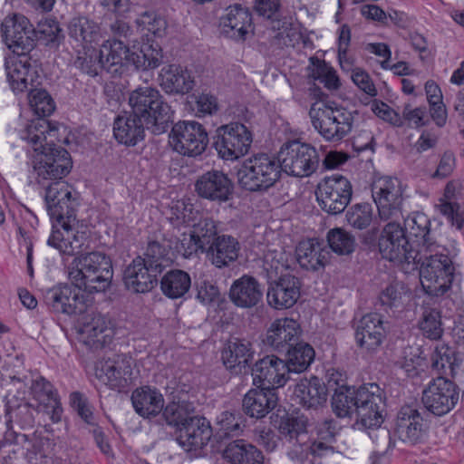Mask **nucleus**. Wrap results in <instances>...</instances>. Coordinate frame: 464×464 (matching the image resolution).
<instances>
[{
	"label": "nucleus",
	"mask_w": 464,
	"mask_h": 464,
	"mask_svg": "<svg viewBox=\"0 0 464 464\" xmlns=\"http://www.w3.org/2000/svg\"><path fill=\"white\" fill-rule=\"evenodd\" d=\"M44 188L46 209L55 222L47 244L64 256L81 253L88 246V234L78 229L77 193L64 180L51 182Z\"/></svg>",
	"instance_id": "obj_1"
},
{
	"label": "nucleus",
	"mask_w": 464,
	"mask_h": 464,
	"mask_svg": "<svg viewBox=\"0 0 464 464\" xmlns=\"http://www.w3.org/2000/svg\"><path fill=\"white\" fill-rule=\"evenodd\" d=\"M57 131V127L49 121L39 120L27 125L20 133L21 138L33 146V168L37 183L43 187L63 180L72 167L69 152L54 144Z\"/></svg>",
	"instance_id": "obj_2"
},
{
	"label": "nucleus",
	"mask_w": 464,
	"mask_h": 464,
	"mask_svg": "<svg viewBox=\"0 0 464 464\" xmlns=\"http://www.w3.org/2000/svg\"><path fill=\"white\" fill-rule=\"evenodd\" d=\"M412 264L420 265V284L430 295H444L451 286L454 266L448 249L439 243H430L422 250H417Z\"/></svg>",
	"instance_id": "obj_3"
},
{
	"label": "nucleus",
	"mask_w": 464,
	"mask_h": 464,
	"mask_svg": "<svg viewBox=\"0 0 464 464\" xmlns=\"http://www.w3.org/2000/svg\"><path fill=\"white\" fill-rule=\"evenodd\" d=\"M89 248L87 246L86 250ZM75 256L69 271V279L79 290L89 294L103 292L111 285L113 270L109 256L102 252H91Z\"/></svg>",
	"instance_id": "obj_4"
},
{
	"label": "nucleus",
	"mask_w": 464,
	"mask_h": 464,
	"mask_svg": "<svg viewBox=\"0 0 464 464\" xmlns=\"http://www.w3.org/2000/svg\"><path fill=\"white\" fill-rule=\"evenodd\" d=\"M131 112L145 122L146 129L154 134H161L169 128L170 106L160 92L152 86H140L129 95Z\"/></svg>",
	"instance_id": "obj_5"
},
{
	"label": "nucleus",
	"mask_w": 464,
	"mask_h": 464,
	"mask_svg": "<svg viewBox=\"0 0 464 464\" xmlns=\"http://www.w3.org/2000/svg\"><path fill=\"white\" fill-rule=\"evenodd\" d=\"M314 103L309 111L311 122L314 130L329 142H339L353 129V112L334 102Z\"/></svg>",
	"instance_id": "obj_6"
},
{
	"label": "nucleus",
	"mask_w": 464,
	"mask_h": 464,
	"mask_svg": "<svg viewBox=\"0 0 464 464\" xmlns=\"http://www.w3.org/2000/svg\"><path fill=\"white\" fill-rule=\"evenodd\" d=\"M282 171L278 159L258 153L244 161L237 172L238 183L248 191H266L279 180Z\"/></svg>",
	"instance_id": "obj_7"
},
{
	"label": "nucleus",
	"mask_w": 464,
	"mask_h": 464,
	"mask_svg": "<svg viewBox=\"0 0 464 464\" xmlns=\"http://www.w3.org/2000/svg\"><path fill=\"white\" fill-rule=\"evenodd\" d=\"M278 160L282 170L294 177H308L318 168L319 155L314 147L294 140L285 143L279 151Z\"/></svg>",
	"instance_id": "obj_8"
},
{
	"label": "nucleus",
	"mask_w": 464,
	"mask_h": 464,
	"mask_svg": "<svg viewBox=\"0 0 464 464\" xmlns=\"http://www.w3.org/2000/svg\"><path fill=\"white\" fill-rule=\"evenodd\" d=\"M372 198L382 220L400 219L402 217V188L397 178L383 176L372 184Z\"/></svg>",
	"instance_id": "obj_9"
},
{
	"label": "nucleus",
	"mask_w": 464,
	"mask_h": 464,
	"mask_svg": "<svg viewBox=\"0 0 464 464\" xmlns=\"http://www.w3.org/2000/svg\"><path fill=\"white\" fill-rule=\"evenodd\" d=\"M252 143V134L242 123L231 122L218 127L214 137V148L227 160L246 155Z\"/></svg>",
	"instance_id": "obj_10"
},
{
	"label": "nucleus",
	"mask_w": 464,
	"mask_h": 464,
	"mask_svg": "<svg viewBox=\"0 0 464 464\" xmlns=\"http://www.w3.org/2000/svg\"><path fill=\"white\" fill-rule=\"evenodd\" d=\"M316 198L321 208L328 214L342 213L350 203L353 186L350 180L342 175L324 178L317 186Z\"/></svg>",
	"instance_id": "obj_11"
},
{
	"label": "nucleus",
	"mask_w": 464,
	"mask_h": 464,
	"mask_svg": "<svg viewBox=\"0 0 464 464\" xmlns=\"http://www.w3.org/2000/svg\"><path fill=\"white\" fill-rule=\"evenodd\" d=\"M397 220H388L383 227L378 241L379 251L383 258L391 262L412 264L418 256L417 250L410 247L403 227Z\"/></svg>",
	"instance_id": "obj_12"
},
{
	"label": "nucleus",
	"mask_w": 464,
	"mask_h": 464,
	"mask_svg": "<svg viewBox=\"0 0 464 464\" xmlns=\"http://www.w3.org/2000/svg\"><path fill=\"white\" fill-rule=\"evenodd\" d=\"M169 143L173 150L183 156L201 155L208 143L205 128L198 122L179 121L171 129Z\"/></svg>",
	"instance_id": "obj_13"
},
{
	"label": "nucleus",
	"mask_w": 464,
	"mask_h": 464,
	"mask_svg": "<svg viewBox=\"0 0 464 464\" xmlns=\"http://www.w3.org/2000/svg\"><path fill=\"white\" fill-rule=\"evenodd\" d=\"M357 390V423L366 429L380 427L385 406L383 391L377 383L363 384Z\"/></svg>",
	"instance_id": "obj_14"
},
{
	"label": "nucleus",
	"mask_w": 464,
	"mask_h": 464,
	"mask_svg": "<svg viewBox=\"0 0 464 464\" xmlns=\"http://www.w3.org/2000/svg\"><path fill=\"white\" fill-rule=\"evenodd\" d=\"M459 399L458 386L445 376L433 379L422 392L425 408L437 416L450 412Z\"/></svg>",
	"instance_id": "obj_15"
},
{
	"label": "nucleus",
	"mask_w": 464,
	"mask_h": 464,
	"mask_svg": "<svg viewBox=\"0 0 464 464\" xmlns=\"http://www.w3.org/2000/svg\"><path fill=\"white\" fill-rule=\"evenodd\" d=\"M4 43L14 53L22 56L34 46V28L23 14L6 16L1 24Z\"/></svg>",
	"instance_id": "obj_16"
},
{
	"label": "nucleus",
	"mask_w": 464,
	"mask_h": 464,
	"mask_svg": "<svg viewBox=\"0 0 464 464\" xmlns=\"http://www.w3.org/2000/svg\"><path fill=\"white\" fill-rule=\"evenodd\" d=\"M319 440L312 442H302L299 446L288 450V457L295 461L304 463L309 461L314 464L317 458L326 456L333 451L330 443L334 440L337 427L335 422L331 419H325L316 427Z\"/></svg>",
	"instance_id": "obj_17"
},
{
	"label": "nucleus",
	"mask_w": 464,
	"mask_h": 464,
	"mask_svg": "<svg viewBox=\"0 0 464 464\" xmlns=\"http://www.w3.org/2000/svg\"><path fill=\"white\" fill-rule=\"evenodd\" d=\"M95 376L111 389L121 392L132 384V360L120 355L100 361L95 366Z\"/></svg>",
	"instance_id": "obj_18"
},
{
	"label": "nucleus",
	"mask_w": 464,
	"mask_h": 464,
	"mask_svg": "<svg viewBox=\"0 0 464 464\" xmlns=\"http://www.w3.org/2000/svg\"><path fill=\"white\" fill-rule=\"evenodd\" d=\"M5 69L9 87L16 95L39 85L38 72L25 54L6 58Z\"/></svg>",
	"instance_id": "obj_19"
},
{
	"label": "nucleus",
	"mask_w": 464,
	"mask_h": 464,
	"mask_svg": "<svg viewBox=\"0 0 464 464\" xmlns=\"http://www.w3.org/2000/svg\"><path fill=\"white\" fill-rule=\"evenodd\" d=\"M253 383L258 387H283L290 379L287 365L276 355H266L258 360L252 368Z\"/></svg>",
	"instance_id": "obj_20"
},
{
	"label": "nucleus",
	"mask_w": 464,
	"mask_h": 464,
	"mask_svg": "<svg viewBox=\"0 0 464 464\" xmlns=\"http://www.w3.org/2000/svg\"><path fill=\"white\" fill-rule=\"evenodd\" d=\"M194 186L199 198L219 204L228 201L234 190V184L227 175L216 169L200 175Z\"/></svg>",
	"instance_id": "obj_21"
},
{
	"label": "nucleus",
	"mask_w": 464,
	"mask_h": 464,
	"mask_svg": "<svg viewBox=\"0 0 464 464\" xmlns=\"http://www.w3.org/2000/svg\"><path fill=\"white\" fill-rule=\"evenodd\" d=\"M301 282L298 277L286 274L270 283L267 303L275 309L292 307L300 297Z\"/></svg>",
	"instance_id": "obj_22"
},
{
	"label": "nucleus",
	"mask_w": 464,
	"mask_h": 464,
	"mask_svg": "<svg viewBox=\"0 0 464 464\" xmlns=\"http://www.w3.org/2000/svg\"><path fill=\"white\" fill-rule=\"evenodd\" d=\"M395 433L398 438L411 445L420 442L424 437V420L414 407L405 405L397 414Z\"/></svg>",
	"instance_id": "obj_23"
},
{
	"label": "nucleus",
	"mask_w": 464,
	"mask_h": 464,
	"mask_svg": "<svg viewBox=\"0 0 464 464\" xmlns=\"http://www.w3.org/2000/svg\"><path fill=\"white\" fill-rule=\"evenodd\" d=\"M102 69L112 76L121 73L124 64L135 63V53L121 40H107L99 50Z\"/></svg>",
	"instance_id": "obj_24"
},
{
	"label": "nucleus",
	"mask_w": 464,
	"mask_h": 464,
	"mask_svg": "<svg viewBox=\"0 0 464 464\" xmlns=\"http://www.w3.org/2000/svg\"><path fill=\"white\" fill-rule=\"evenodd\" d=\"M300 334V325L295 320L279 318L267 329L265 343L277 352H284L297 343Z\"/></svg>",
	"instance_id": "obj_25"
},
{
	"label": "nucleus",
	"mask_w": 464,
	"mask_h": 464,
	"mask_svg": "<svg viewBox=\"0 0 464 464\" xmlns=\"http://www.w3.org/2000/svg\"><path fill=\"white\" fill-rule=\"evenodd\" d=\"M159 274L154 269H150L142 257L138 256L126 267L123 281L128 290L143 294L155 287Z\"/></svg>",
	"instance_id": "obj_26"
},
{
	"label": "nucleus",
	"mask_w": 464,
	"mask_h": 464,
	"mask_svg": "<svg viewBox=\"0 0 464 464\" xmlns=\"http://www.w3.org/2000/svg\"><path fill=\"white\" fill-rule=\"evenodd\" d=\"M212 436L210 422L202 416L196 415L184 427L179 428L177 442L187 451L202 449Z\"/></svg>",
	"instance_id": "obj_27"
},
{
	"label": "nucleus",
	"mask_w": 464,
	"mask_h": 464,
	"mask_svg": "<svg viewBox=\"0 0 464 464\" xmlns=\"http://www.w3.org/2000/svg\"><path fill=\"white\" fill-rule=\"evenodd\" d=\"M159 79L160 87L169 94L188 93L195 85L191 72L186 67L176 63L163 66Z\"/></svg>",
	"instance_id": "obj_28"
},
{
	"label": "nucleus",
	"mask_w": 464,
	"mask_h": 464,
	"mask_svg": "<svg viewBox=\"0 0 464 464\" xmlns=\"http://www.w3.org/2000/svg\"><path fill=\"white\" fill-rule=\"evenodd\" d=\"M295 256L302 268L317 271L327 264L330 252L324 241L309 238L298 243L295 247Z\"/></svg>",
	"instance_id": "obj_29"
},
{
	"label": "nucleus",
	"mask_w": 464,
	"mask_h": 464,
	"mask_svg": "<svg viewBox=\"0 0 464 464\" xmlns=\"http://www.w3.org/2000/svg\"><path fill=\"white\" fill-rule=\"evenodd\" d=\"M228 295L236 306L250 309L262 301L263 291L255 277L244 275L233 282Z\"/></svg>",
	"instance_id": "obj_30"
},
{
	"label": "nucleus",
	"mask_w": 464,
	"mask_h": 464,
	"mask_svg": "<svg viewBox=\"0 0 464 464\" xmlns=\"http://www.w3.org/2000/svg\"><path fill=\"white\" fill-rule=\"evenodd\" d=\"M277 404V396L274 390L258 387L249 390L244 396L242 408L244 412L256 419L266 416Z\"/></svg>",
	"instance_id": "obj_31"
},
{
	"label": "nucleus",
	"mask_w": 464,
	"mask_h": 464,
	"mask_svg": "<svg viewBox=\"0 0 464 464\" xmlns=\"http://www.w3.org/2000/svg\"><path fill=\"white\" fill-rule=\"evenodd\" d=\"M294 400L305 409H317L327 400V388L316 376L301 380L295 387Z\"/></svg>",
	"instance_id": "obj_32"
},
{
	"label": "nucleus",
	"mask_w": 464,
	"mask_h": 464,
	"mask_svg": "<svg viewBox=\"0 0 464 464\" xmlns=\"http://www.w3.org/2000/svg\"><path fill=\"white\" fill-rule=\"evenodd\" d=\"M384 328L382 316L378 314L364 315L356 329L355 339L358 345L368 351H375L382 343Z\"/></svg>",
	"instance_id": "obj_33"
},
{
	"label": "nucleus",
	"mask_w": 464,
	"mask_h": 464,
	"mask_svg": "<svg viewBox=\"0 0 464 464\" xmlns=\"http://www.w3.org/2000/svg\"><path fill=\"white\" fill-rule=\"evenodd\" d=\"M220 26L227 36L245 40L252 26V14L247 8L240 5H231L220 18Z\"/></svg>",
	"instance_id": "obj_34"
},
{
	"label": "nucleus",
	"mask_w": 464,
	"mask_h": 464,
	"mask_svg": "<svg viewBox=\"0 0 464 464\" xmlns=\"http://www.w3.org/2000/svg\"><path fill=\"white\" fill-rule=\"evenodd\" d=\"M240 244L230 235H220L205 250L207 257L217 268H224L233 264L239 256Z\"/></svg>",
	"instance_id": "obj_35"
},
{
	"label": "nucleus",
	"mask_w": 464,
	"mask_h": 464,
	"mask_svg": "<svg viewBox=\"0 0 464 464\" xmlns=\"http://www.w3.org/2000/svg\"><path fill=\"white\" fill-rule=\"evenodd\" d=\"M254 351L252 344L246 339L235 338L228 342L222 351L221 358L227 369L238 374L246 370L252 360Z\"/></svg>",
	"instance_id": "obj_36"
},
{
	"label": "nucleus",
	"mask_w": 464,
	"mask_h": 464,
	"mask_svg": "<svg viewBox=\"0 0 464 464\" xmlns=\"http://www.w3.org/2000/svg\"><path fill=\"white\" fill-rule=\"evenodd\" d=\"M219 236L217 222L211 218H201L192 225L185 255L190 256L198 251L204 253Z\"/></svg>",
	"instance_id": "obj_37"
},
{
	"label": "nucleus",
	"mask_w": 464,
	"mask_h": 464,
	"mask_svg": "<svg viewBox=\"0 0 464 464\" xmlns=\"http://www.w3.org/2000/svg\"><path fill=\"white\" fill-rule=\"evenodd\" d=\"M145 122L133 112L118 116L113 124L115 139L122 144L134 146L144 138Z\"/></svg>",
	"instance_id": "obj_38"
},
{
	"label": "nucleus",
	"mask_w": 464,
	"mask_h": 464,
	"mask_svg": "<svg viewBox=\"0 0 464 464\" xmlns=\"http://www.w3.org/2000/svg\"><path fill=\"white\" fill-rule=\"evenodd\" d=\"M135 411L143 418H151L160 413L164 407L163 395L149 386L136 389L131 395Z\"/></svg>",
	"instance_id": "obj_39"
},
{
	"label": "nucleus",
	"mask_w": 464,
	"mask_h": 464,
	"mask_svg": "<svg viewBox=\"0 0 464 464\" xmlns=\"http://www.w3.org/2000/svg\"><path fill=\"white\" fill-rule=\"evenodd\" d=\"M46 300L57 313L72 314L82 313L83 310L78 293L67 285L50 290Z\"/></svg>",
	"instance_id": "obj_40"
},
{
	"label": "nucleus",
	"mask_w": 464,
	"mask_h": 464,
	"mask_svg": "<svg viewBox=\"0 0 464 464\" xmlns=\"http://www.w3.org/2000/svg\"><path fill=\"white\" fill-rule=\"evenodd\" d=\"M430 221L422 212H413L404 220V234L416 238V250H422L430 243H437L430 229Z\"/></svg>",
	"instance_id": "obj_41"
},
{
	"label": "nucleus",
	"mask_w": 464,
	"mask_h": 464,
	"mask_svg": "<svg viewBox=\"0 0 464 464\" xmlns=\"http://www.w3.org/2000/svg\"><path fill=\"white\" fill-rule=\"evenodd\" d=\"M223 457L232 464H262L263 462L262 452L244 440L230 442L224 450Z\"/></svg>",
	"instance_id": "obj_42"
},
{
	"label": "nucleus",
	"mask_w": 464,
	"mask_h": 464,
	"mask_svg": "<svg viewBox=\"0 0 464 464\" xmlns=\"http://www.w3.org/2000/svg\"><path fill=\"white\" fill-rule=\"evenodd\" d=\"M68 33L71 38L82 45L95 43L101 38L99 24L86 16L72 18L68 24Z\"/></svg>",
	"instance_id": "obj_43"
},
{
	"label": "nucleus",
	"mask_w": 464,
	"mask_h": 464,
	"mask_svg": "<svg viewBox=\"0 0 464 464\" xmlns=\"http://www.w3.org/2000/svg\"><path fill=\"white\" fill-rule=\"evenodd\" d=\"M285 363L287 365L289 374L301 373L312 363L314 358V351L311 345L305 343H295L286 350Z\"/></svg>",
	"instance_id": "obj_44"
},
{
	"label": "nucleus",
	"mask_w": 464,
	"mask_h": 464,
	"mask_svg": "<svg viewBox=\"0 0 464 464\" xmlns=\"http://www.w3.org/2000/svg\"><path fill=\"white\" fill-rule=\"evenodd\" d=\"M461 361L455 351L446 344L437 345L431 355V367L438 373L455 377Z\"/></svg>",
	"instance_id": "obj_45"
},
{
	"label": "nucleus",
	"mask_w": 464,
	"mask_h": 464,
	"mask_svg": "<svg viewBox=\"0 0 464 464\" xmlns=\"http://www.w3.org/2000/svg\"><path fill=\"white\" fill-rule=\"evenodd\" d=\"M161 290L169 298L182 297L190 288L189 275L183 270H170L160 281Z\"/></svg>",
	"instance_id": "obj_46"
},
{
	"label": "nucleus",
	"mask_w": 464,
	"mask_h": 464,
	"mask_svg": "<svg viewBox=\"0 0 464 464\" xmlns=\"http://www.w3.org/2000/svg\"><path fill=\"white\" fill-rule=\"evenodd\" d=\"M162 411L167 423L176 427L179 431L196 416L193 403L187 401H172Z\"/></svg>",
	"instance_id": "obj_47"
},
{
	"label": "nucleus",
	"mask_w": 464,
	"mask_h": 464,
	"mask_svg": "<svg viewBox=\"0 0 464 464\" xmlns=\"http://www.w3.org/2000/svg\"><path fill=\"white\" fill-rule=\"evenodd\" d=\"M279 432L292 443L289 450L299 446L302 442H308L306 420L303 417H286L282 419L279 425Z\"/></svg>",
	"instance_id": "obj_48"
},
{
	"label": "nucleus",
	"mask_w": 464,
	"mask_h": 464,
	"mask_svg": "<svg viewBox=\"0 0 464 464\" xmlns=\"http://www.w3.org/2000/svg\"><path fill=\"white\" fill-rule=\"evenodd\" d=\"M28 103L35 115L39 117L37 121L44 120L50 116L55 110V102L51 94L44 88L35 86L28 92ZM36 121V120H34ZM33 121L28 124L30 125Z\"/></svg>",
	"instance_id": "obj_49"
},
{
	"label": "nucleus",
	"mask_w": 464,
	"mask_h": 464,
	"mask_svg": "<svg viewBox=\"0 0 464 464\" xmlns=\"http://www.w3.org/2000/svg\"><path fill=\"white\" fill-rule=\"evenodd\" d=\"M355 397H357L355 387L334 392L331 403L334 414L338 418H352L353 414L357 416Z\"/></svg>",
	"instance_id": "obj_50"
},
{
	"label": "nucleus",
	"mask_w": 464,
	"mask_h": 464,
	"mask_svg": "<svg viewBox=\"0 0 464 464\" xmlns=\"http://www.w3.org/2000/svg\"><path fill=\"white\" fill-rule=\"evenodd\" d=\"M170 246H167L159 241H150L148 243L144 258H142L148 266L160 274L168 266L171 258L169 256Z\"/></svg>",
	"instance_id": "obj_51"
},
{
	"label": "nucleus",
	"mask_w": 464,
	"mask_h": 464,
	"mask_svg": "<svg viewBox=\"0 0 464 464\" xmlns=\"http://www.w3.org/2000/svg\"><path fill=\"white\" fill-rule=\"evenodd\" d=\"M313 65L311 77L319 81L329 91H336L340 88L341 82L336 71L325 61L315 57L310 58Z\"/></svg>",
	"instance_id": "obj_52"
},
{
	"label": "nucleus",
	"mask_w": 464,
	"mask_h": 464,
	"mask_svg": "<svg viewBox=\"0 0 464 464\" xmlns=\"http://www.w3.org/2000/svg\"><path fill=\"white\" fill-rule=\"evenodd\" d=\"M419 328L423 336L430 340H439L443 334L440 312L435 308H425Z\"/></svg>",
	"instance_id": "obj_53"
},
{
	"label": "nucleus",
	"mask_w": 464,
	"mask_h": 464,
	"mask_svg": "<svg viewBox=\"0 0 464 464\" xmlns=\"http://www.w3.org/2000/svg\"><path fill=\"white\" fill-rule=\"evenodd\" d=\"M73 65L92 77L98 75L99 69H102L100 52L91 46L82 45V50L78 51Z\"/></svg>",
	"instance_id": "obj_54"
},
{
	"label": "nucleus",
	"mask_w": 464,
	"mask_h": 464,
	"mask_svg": "<svg viewBox=\"0 0 464 464\" xmlns=\"http://www.w3.org/2000/svg\"><path fill=\"white\" fill-rule=\"evenodd\" d=\"M327 241L331 249L338 255H349L354 250V237L342 228L330 230L327 234Z\"/></svg>",
	"instance_id": "obj_55"
},
{
	"label": "nucleus",
	"mask_w": 464,
	"mask_h": 464,
	"mask_svg": "<svg viewBox=\"0 0 464 464\" xmlns=\"http://www.w3.org/2000/svg\"><path fill=\"white\" fill-rule=\"evenodd\" d=\"M347 222L358 229L366 228L372 219V208L369 203L352 206L346 212Z\"/></svg>",
	"instance_id": "obj_56"
},
{
	"label": "nucleus",
	"mask_w": 464,
	"mask_h": 464,
	"mask_svg": "<svg viewBox=\"0 0 464 464\" xmlns=\"http://www.w3.org/2000/svg\"><path fill=\"white\" fill-rule=\"evenodd\" d=\"M82 332L89 337L93 339V342L99 343H106V338L110 337L111 332L108 327V321L105 316L97 314H94L90 322L84 324Z\"/></svg>",
	"instance_id": "obj_57"
},
{
	"label": "nucleus",
	"mask_w": 464,
	"mask_h": 464,
	"mask_svg": "<svg viewBox=\"0 0 464 464\" xmlns=\"http://www.w3.org/2000/svg\"><path fill=\"white\" fill-rule=\"evenodd\" d=\"M30 389L34 398L38 401L41 405H45L58 398L51 382L41 376L31 381Z\"/></svg>",
	"instance_id": "obj_58"
},
{
	"label": "nucleus",
	"mask_w": 464,
	"mask_h": 464,
	"mask_svg": "<svg viewBox=\"0 0 464 464\" xmlns=\"http://www.w3.org/2000/svg\"><path fill=\"white\" fill-rule=\"evenodd\" d=\"M34 32V40L37 39L44 42L45 44H49L57 41L61 28L58 22L54 19L45 18L38 23Z\"/></svg>",
	"instance_id": "obj_59"
},
{
	"label": "nucleus",
	"mask_w": 464,
	"mask_h": 464,
	"mask_svg": "<svg viewBox=\"0 0 464 464\" xmlns=\"http://www.w3.org/2000/svg\"><path fill=\"white\" fill-rule=\"evenodd\" d=\"M404 287L401 284L388 285L379 296L382 305L388 308H399L403 304Z\"/></svg>",
	"instance_id": "obj_60"
},
{
	"label": "nucleus",
	"mask_w": 464,
	"mask_h": 464,
	"mask_svg": "<svg viewBox=\"0 0 464 464\" xmlns=\"http://www.w3.org/2000/svg\"><path fill=\"white\" fill-rule=\"evenodd\" d=\"M219 430L224 436L238 435L241 431V417L229 411H225L218 418Z\"/></svg>",
	"instance_id": "obj_61"
},
{
	"label": "nucleus",
	"mask_w": 464,
	"mask_h": 464,
	"mask_svg": "<svg viewBox=\"0 0 464 464\" xmlns=\"http://www.w3.org/2000/svg\"><path fill=\"white\" fill-rule=\"evenodd\" d=\"M194 110L198 117L216 113L218 111L217 97L209 93H200L195 98Z\"/></svg>",
	"instance_id": "obj_62"
},
{
	"label": "nucleus",
	"mask_w": 464,
	"mask_h": 464,
	"mask_svg": "<svg viewBox=\"0 0 464 464\" xmlns=\"http://www.w3.org/2000/svg\"><path fill=\"white\" fill-rule=\"evenodd\" d=\"M143 61L140 62V54L135 53V63L137 68H143L144 70L154 69L161 63V54L160 51L152 49L150 46H147L140 50Z\"/></svg>",
	"instance_id": "obj_63"
},
{
	"label": "nucleus",
	"mask_w": 464,
	"mask_h": 464,
	"mask_svg": "<svg viewBox=\"0 0 464 464\" xmlns=\"http://www.w3.org/2000/svg\"><path fill=\"white\" fill-rule=\"evenodd\" d=\"M138 23L146 25L150 33L159 37L165 34L167 28L166 20L150 12H144Z\"/></svg>",
	"instance_id": "obj_64"
}]
</instances>
